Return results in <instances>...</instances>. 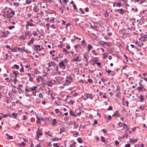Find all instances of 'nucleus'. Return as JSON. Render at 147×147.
<instances>
[{"label": "nucleus", "instance_id": "obj_1", "mask_svg": "<svg viewBox=\"0 0 147 147\" xmlns=\"http://www.w3.org/2000/svg\"><path fill=\"white\" fill-rule=\"evenodd\" d=\"M3 16L4 18L8 19L9 21H11V18L13 17V16L10 14V12L8 11H4Z\"/></svg>", "mask_w": 147, "mask_h": 147}, {"label": "nucleus", "instance_id": "obj_2", "mask_svg": "<svg viewBox=\"0 0 147 147\" xmlns=\"http://www.w3.org/2000/svg\"><path fill=\"white\" fill-rule=\"evenodd\" d=\"M84 96L86 98H84V101L86 100L87 99L90 98L91 100H92L94 98V96L91 94H89L88 93H86L84 94Z\"/></svg>", "mask_w": 147, "mask_h": 147}, {"label": "nucleus", "instance_id": "obj_3", "mask_svg": "<svg viewBox=\"0 0 147 147\" xmlns=\"http://www.w3.org/2000/svg\"><path fill=\"white\" fill-rule=\"evenodd\" d=\"M59 8L60 10L61 13L63 14V13L64 10L65 9V5H63V4H61V5H59Z\"/></svg>", "mask_w": 147, "mask_h": 147}, {"label": "nucleus", "instance_id": "obj_4", "mask_svg": "<svg viewBox=\"0 0 147 147\" xmlns=\"http://www.w3.org/2000/svg\"><path fill=\"white\" fill-rule=\"evenodd\" d=\"M59 65V67L61 68H62L63 69H65V65L64 63V61L63 60H61V61L60 62Z\"/></svg>", "mask_w": 147, "mask_h": 147}, {"label": "nucleus", "instance_id": "obj_5", "mask_svg": "<svg viewBox=\"0 0 147 147\" xmlns=\"http://www.w3.org/2000/svg\"><path fill=\"white\" fill-rule=\"evenodd\" d=\"M140 86H138V90H141L142 91L144 90L147 91L146 89L144 88L143 86L142 85V83H139Z\"/></svg>", "mask_w": 147, "mask_h": 147}, {"label": "nucleus", "instance_id": "obj_6", "mask_svg": "<svg viewBox=\"0 0 147 147\" xmlns=\"http://www.w3.org/2000/svg\"><path fill=\"white\" fill-rule=\"evenodd\" d=\"M63 57V55H61V53H59L57 57L55 58L53 57L52 58L53 60H55L56 61H58V58L61 57L62 58Z\"/></svg>", "mask_w": 147, "mask_h": 147}, {"label": "nucleus", "instance_id": "obj_7", "mask_svg": "<svg viewBox=\"0 0 147 147\" xmlns=\"http://www.w3.org/2000/svg\"><path fill=\"white\" fill-rule=\"evenodd\" d=\"M135 44L140 47H142L144 45V43L142 42H140L137 40Z\"/></svg>", "mask_w": 147, "mask_h": 147}, {"label": "nucleus", "instance_id": "obj_8", "mask_svg": "<svg viewBox=\"0 0 147 147\" xmlns=\"http://www.w3.org/2000/svg\"><path fill=\"white\" fill-rule=\"evenodd\" d=\"M83 57L84 58V61L86 62L88 61V58L89 57V56L87 54H84L83 55Z\"/></svg>", "mask_w": 147, "mask_h": 147}, {"label": "nucleus", "instance_id": "obj_9", "mask_svg": "<svg viewBox=\"0 0 147 147\" xmlns=\"http://www.w3.org/2000/svg\"><path fill=\"white\" fill-rule=\"evenodd\" d=\"M115 11H117L119 13H120L121 14L123 15L124 13V11L123 9L121 8L119 9H116L115 10Z\"/></svg>", "mask_w": 147, "mask_h": 147}, {"label": "nucleus", "instance_id": "obj_10", "mask_svg": "<svg viewBox=\"0 0 147 147\" xmlns=\"http://www.w3.org/2000/svg\"><path fill=\"white\" fill-rule=\"evenodd\" d=\"M66 81L69 83H71L72 82V78L71 76L67 77L66 78Z\"/></svg>", "mask_w": 147, "mask_h": 147}, {"label": "nucleus", "instance_id": "obj_11", "mask_svg": "<svg viewBox=\"0 0 147 147\" xmlns=\"http://www.w3.org/2000/svg\"><path fill=\"white\" fill-rule=\"evenodd\" d=\"M112 116L113 117H114L116 116L117 117H120V115L119 114L118 111H117L114 113V114L112 115Z\"/></svg>", "mask_w": 147, "mask_h": 147}, {"label": "nucleus", "instance_id": "obj_12", "mask_svg": "<svg viewBox=\"0 0 147 147\" xmlns=\"http://www.w3.org/2000/svg\"><path fill=\"white\" fill-rule=\"evenodd\" d=\"M40 129L39 128L37 129V131L36 132V134L39 135L40 136H41L42 135V133L41 131V129Z\"/></svg>", "mask_w": 147, "mask_h": 147}, {"label": "nucleus", "instance_id": "obj_13", "mask_svg": "<svg viewBox=\"0 0 147 147\" xmlns=\"http://www.w3.org/2000/svg\"><path fill=\"white\" fill-rule=\"evenodd\" d=\"M36 80L38 82H40L41 81L43 82L44 81V79L41 77H38L36 78Z\"/></svg>", "mask_w": 147, "mask_h": 147}, {"label": "nucleus", "instance_id": "obj_14", "mask_svg": "<svg viewBox=\"0 0 147 147\" xmlns=\"http://www.w3.org/2000/svg\"><path fill=\"white\" fill-rule=\"evenodd\" d=\"M72 61H73L80 62L81 61V59H79V56H77L75 58L73 59Z\"/></svg>", "mask_w": 147, "mask_h": 147}, {"label": "nucleus", "instance_id": "obj_15", "mask_svg": "<svg viewBox=\"0 0 147 147\" xmlns=\"http://www.w3.org/2000/svg\"><path fill=\"white\" fill-rule=\"evenodd\" d=\"M87 48L88 49V52H89L90 51V50L92 49V46L91 44H89L88 45V46Z\"/></svg>", "mask_w": 147, "mask_h": 147}, {"label": "nucleus", "instance_id": "obj_16", "mask_svg": "<svg viewBox=\"0 0 147 147\" xmlns=\"http://www.w3.org/2000/svg\"><path fill=\"white\" fill-rule=\"evenodd\" d=\"M2 33L3 35H1V36L4 38H7V34H6V32H2Z\"/></svg>", "mask_w": 147, "mask_h": 147}, {"label": "nucleus", "instance_id": "obj_17", "mask_svg": "<svg viewBox=\"0 0 147 147\" xmlns=\"http://www.w3.org/2000/svg\"><path fill=\"white\" fill-rule=\"evenodd\" d=\"M27 24L31 26H34V25L32 23L30 22L29 21L27 22Z\"/></svg>", "mask_w": 147, "mask_h": 147}, {"label": "nucleus", "instance_id": "obj_18", "mask_svg": "<svg viewBox=\"0 0 147 147\" xmlns=\"http://www.w3.org/2000/svg\"><path fill=\"white\" fill-rule=\"evenodd\" d=\"M70 115L71 116H73L74 117H76V115L71 110L70 111Z\"/></svg>", "mask_w": 147, "mask_h": 147}, {"label": "nucleus", "instance_id": "obj_19", "mask_svg": "<svg viewBox=\"0 0 147 147\" xmlns=\"http://www.w3.org/2000/svg\"><path fill=\"white\" fill-rule=\"evenodd\" d=\"M34 46L36 47V50L37 51H38V49L39 51H40L42 49H39L40 47V45H34Z\"/></svg>", "mask_w": 147, "mask_h": 147}, {"label": "nucleus", "instance_id": "obj_20", "mask_svg": "<svg viewBox=\"0 0 147 147\" xmlns=\"http://www.w3.org/2000/svg\"><path fill=\"white\" fill-rule=\"evenodd\" d=\"M123 128H125L126 129V131H128L129 130V129L128 128V127L127 126V125L124 123H123Z\"/></svg>", "mask_w": 147, "mask_h": 147}, {"label": "nucleus", "instance_id": "obj_21", "mask_svg": "<svg viewBox=\"0 0 147 147\" xmlns=\"http://www.w3.org/2000/svg\"><path fill=\"white\" fill-rule=\"evenodd\" d=\"M34 39L33 38H32V39L30 41V42L28 43V45L29 46H30L31 45V44H33L34 42V41L33 40Z\"/></svg>", "mask_w": 147, "mask_h": 147}, {"label": "nucleus", "instance_id": "obj_22", "mask_svg": "<svg viewBox=\"0 0 147 147\" xmlns=\"http://www.w3.org/2000/svg\"><path fill=\"white\" fill-rule=\"evenodd\" d=\"M78 142L80 143H82L83 142V140L81 138H79L77 139Z\"/></svg>", "mask_w": 147, "mask_h": 147}, {"label": "nucleus", "instance_id": "obj_23", "mask_svg": "<svg viewBox=\"0 0 147 147\" xmlns=\"http://www.w3.org/2000/svg\"><path fill=\"white\" fill-rule=\"evenodd\" d=\"M6 135L7 137L9 139H13V137L9 135L7 133L6 134Z\"/></svg>", "mask_w": 147, "mask_h": 147}, {"label": "nucleus", "instance_id": "obj_24", "mask_svg": "<svg viewBox=\"0 0 147 147\" xmlns=\"http://www.w3.org/2000/svg\"><path fill=\"white\" fill-rule=\"evenodd\" d=\"M138 98L141 100V102H142L143 101L144 97L142 95H141L140 96H138Z\"/></svg>", "mask_w": 147, "mask_h": 147}, {"label": "nucleus", "instance_id": "obj_25", "mask_svg": "<svg viewBox=\"0 0 147 147\" xmlns=\"http://www.w3.org/2000/svg\"><path fill=\"white\" fill-rule=\"evenodd\" d=\"M74 127L76 129L78 127V124L76 123V122H74Z\"/></svg>", "mask_w": 147, "mask_h": 147}, {"label": "nucleus", "instance_id": "obj_26", "mask_svg": "<svg viewBox=\"0 0 147 147\" xmlns=\"http://www.w3.org/2000/svg\"><path fill=\"white\" fill-rule=\"evenodd\" d=\"M20 39H22L23 41H24L25 40V39L26 38L24 37L23 35H22L20 36Z\"/></svg>", "mask_w": 147, "mask_h": 147}, {"label": "nucleus", "instance_id": "obj_27", "mask_svg": "<svg viewBox=\"0 0 147 147\" xmlns=\"http://www.w3.org/2000/svg\"><path fill=\"white\" fill-rule=\"evenodd\" d=\"M12 74H13L15 75L14 77V78H17V73L16 71H12Z\"/></svg>", "mask_w": 147, "mask_h": 147}, {"label": "nucleus", "instance_id": "obj_28", "mask_svg": "<svg viewBox=\"0 0 147 147\" xmlns=\"http://www.w3.org/2000/svg\"><path fill=\"white\" fill-rule=\"evenodd\" d=\"M45 134H46L47 135L50 136H51V137L52 136L51 134L50 133V131H48L47 132H45Z\"/></svg>", "mask_w": 147, "mask_h": 147}, {"label": "nucleus", "instance_id": "obj_29", "mask_svg": "<svg viewBox=\"0 0 147 147\" xmlns=\"http://www.w3.org/2000/svg\"><path fill=\"white\" fill-rule=\"evenodd\" d=\"M13 5L16 7H18L19 5V3L18 2H14L13 3Z\"/></svg>", "mask_w": 147, "mask_h": 147}, {"label": "nucleus", "instance_id": "obj_30", "mask_svg": "<svg viewBox=\"0 0 147 147\" xmlns=\"http://www.w3.org/2000/svg\"><path fill=\"white\" fill-rule=\"evenodd\" d=\"M65 129H64V128H61L60 129V131L59 132V134H61L62 133L65 132Z\"/></svg>", "mask_w": 147, "mask_h": 147}, {"label": "nucleus", "instance_id": "obj_31", "mask_svg": "<svg viewBox=\"0 0 147 147\" xmlns=\"http://www.w3.org/2000/svg\"><path fill=\"white\" fill-rule=\"evenodd\" d=\"M56 123V119H53V121L52 123L53 125V126L55 125Z\"/></svg>", "mask_w": 147, "mask_h": 147}, {"label": "nucleus", "instance_id": "obj_32", "mask_svg": "<svg viewBox=\"0 0 147 147\" xmlns=\"http://www.w3.org/2000/svg\"><path fill=\"white\" fill-rule=\"evenodd\" d=\"M13 67L14 68H16L17 69H19V66L18 65H17L16 64L14 65L13 66Z\"/></svg>", "mask_w": 147, "mask_h": 147}, {"label": "nucleus", "instance_id": "obj_33", "mask_svg": "<svg viewBox=\"0 0 147 147\" xmlns=\"http://www.w3.org/2000/svg\"><path fill=\"white\" fill-rule=\"evenodd\" d=\"M19 144V146H23L25 145L26 144L24 142H21V143Z\"/></svg>", "mask_w": 147, "mask_h": 147}, {"label": "nucleus", "instance_id": "obj_34", "mask_svg": "<svg viewBox=\"0 0 147 147\" xmlns=\"http://www.w3.org/2000/svg\"><path fill=\"white\" fill-rule=\"evenodd\" d=\"M128 134L127 133H125V134L123 136V138H128Z\"/></svg>", "mask_w": 147, "mask_h": 147}, {"label": "nucleus", "instance_id": "obj_35", "mask_svg": "<svg viewBox=\"0 0 147 147\" xmlns=\"http://www.w3.org/2000/svg\"><path fill=\"white\" fill-rule=\"evenodd\" d=\"M37 88V87L36 86H34L33 88H31V90L32 91L35 90H36Z\"/></svg>", "mask_w": 147, "mask_h": 147}, {"label": "nucleus", "instance_id": "obj_36", "mask_svg": "<svg viewBox=\"0 0 147 147\" xmlns=\"http://www.w3.org/2000/svg\"><path fill=\"white\" fill-rule=\"evenodd\" d=\"M24 47H23L22 48H20L19 47H17V49L18 50V51H23L24 50Z\"/></svg>", "mask_w": 147, "mask_h": 147}, {"label": "nucleus", "instance_id": "obj_37", "mask_svg": "<svg viewBox=\"0 0 147 147\" xmlns=\"http://www.w3.org/2000/svg\"><path fill=\"white\" fill-rule=\"evenodd\" d=\"M122 6V5L119 3H117L116 5V6L119 7H120Z\"/></svg>", "mask_w": 147, "mask_h": 147}, {"label": "nucleus", "instance_id": "obj_38", "mask_svg": "<svg viewBox=\"0 0 147 147\" xmlns=\"http://www.w3.org/2000/svg\"><path fill=\"white\" fill-rule=\"evenodd\" d=\"M37 6H35L33 8V11L35 12H38V11H37Z\"/></svg>", "mask_w": 147, "mask_h": 147}, {"label": "nucleus", "instance_id": "obj_39", "mask_svg": "<svg viewBox=\"0 0 147 147\" xmlns=\"http://www.w3.org/2000/svg\"><path fill=\"white\" fill-rule=\"evenodd\" d=\"M143 37L144 38V39L143 40H142L144 42L145 41H146L147 40L146 39V38H147V35H145Z\"/></svg>", "mask_w": 147, "mask_h": 147}, {"label": "nucleus", "instance_id": "obj_40", "mask_svg": "<svg viewBox=\"0 0 147 147\" xmlns=\"http://www.w3.org/2000/svg\"><path fill=\"white\" fill-rule=\"evenodd\" d=\"M146 2L147 3L146 0H140V4H142L143 3Z\"/></svg>", "mask_w": 147, "mask_h": 147}, {"label": "nucleus", "instance_id": "obj_41", "mask_svg": "<svg viewBox=\"0 0 147 147\" xmlns=\"http://www.w3.org/2000/svg\"><path fill=\"white\" fill-rule=\"evenodd\" d=\"M130 142H133L134 143H135V142H136L137 141H138V139H136L135 140H131L130 139Z\"/></svg>", "mask_w": 147, "mask_h": 147}, {"label": "nucleus", "instance_id": "obj_42", "mask_svg": "<svg viewBox=\"0 0 147 147\" xmlns=\"http://www.w3.org/2000/svg\"><path fill=\"white\" fill-rule=\"evenodd\" d=\"M76 133H74L73 134V136L75 137H76L77 136L78 134H79V133L77 131H76Z\"/></svg>", "mask_w": 147, "mask_h": 147}, {"label": "nucleus", "instance_id": "obj_43", "mask_svg": "<svg viewBox=\"0 0 147 147\" xmlns=\"http://www.w3.org/2000/svg\"><path fill=\"white\" fill-rule=\"evenodd\" d=\"M55 84V83H46L48 86L50 87L52 86L53 84Z\"/></svg>", "mask_w": 147, "mask_h": 147}, {"label": "nucleus", "instance_id": "obj_44", "mask_svg": "<svg viewBox=\"0 0 147 147\" xmlns=\"http://www.w3.org/2000/svg\"><path fill=\"white\" fill-rule=\"evenodd\" d=\"M31 1L29 0H26V3L28 4H30L31 3Z\"/></svg>", "mask_w": 147, "mask_h": 147}, {"label": "nucleus", "instance_id": "obj_45", "mask_svg": "<svg viewBox=\"0 0 147 147\" xmlns=\"http://www.w3.org/2000/svg\"><path fill=\"white\" fill-rule=\"evenodd\" d=\"M25 91L27 92H31L30 90V88H26L25 90Z\"/></svg>", "mask_w": 147, "mask_h": 147}, {"label": "nucleus", "instance_id": "obj_46", "mask_svg": "<svg viewBox=\"0 0 147 147\" xmlns=\"http://www.w3.org/2000/svg\"><path fill=\"white\" fill-rule=\"evenodd\" d=\"M18 114V113H13L12 114V115L13 116H14L15 117H17V115Z\"/></svg>", "mask_w": 147, "mask_h": 147}, {"label": "nucleus", "instance_id": "obj_47", "mask_svg": "<svg viewBox=\"0 0 147 147\" xmlns=\"http://www.w3.org/2000/svg\"><path fill=\"white\" fill-rule=\"evenodd\" d=\"M63 51L64 52H66V54L68 53V52L67 51V50L65 49V48H63Z\"/></svg>", "mask_w": 147, "mask_h": 147}, {"label": "nucleus", "instance_id": "obj_48", "mask_svg": "<svg viewBox=\"0 0 147 147\" xmlns=\"http://www.w3.org/2000/svg\"><path fill=\"white\" fill-rule=\"evenodd\" d=\"M109 16V13L107 12H106L105 13V17H108Z\"/></svg>", "mask_w": 147, "mask_h": 147}, {"label": "nucleus", "instance_id": "obj_49", "mask_svg": "<svg viewBox=\"0 0 147 147\" xmlns=\"http://www.w3.org/2000/svg\"><path fill=\"white\" fill-rule=\"evenodd\" d=\"M113 109V108L112 106H109L108 109H107V111H110L112 110Z\"/></svg>", "mask_w": 147, "mask_h": 147}, {"label": "nucleus", "instance_id": "obj_50", "mask_svg": "<svg viewBox=\"0 0 147 147\" xmlns=\"http://www.w3.org/2000/svg\"><path fill=\"white\" fill-rule=\"evenodd\" d=\"M58 143H54L53 144V146L54 147H59V146H58Z\"/></svg>", "mask_w": 147, "mask_h": 147}, {"label": "nucleus", "instance_id": "obj_51", "mask_svg": "<svg viewBox=\"0 0 147 147\" xmlns=\"http://www.w3.org/2000/svg\"><path fill=\"white\" fill-rule=\"evenodd\" d=\"M54 20H55L54 18H51L49 21L51 22H53L54 21Z\"/></svg>", "mask_w": 147, "mask_h": 147}, {"label": "nucleus", "instance_id": "obj_52", "mask_svg": "<svg viewBox=\"0 0 147 147\" xmlns=\"http://www.w3.org/2000/svg\"><path fill=\"white\" fill-rule=\"evenodd\" d=\"M15 26H9V27H8V28L10 30H11L12 29V28H15Z\"/></svg>", "mask_w": 147, "mask_h": 147}, {"label": "nucleus", "instance_id": "obj_53", "mask_svg": "<svg viewBox=\"0 0 147 147\" xmlns=\"http://www.w3.org/2000/svg\"><path fill=\"white\" fill-rule=\"evenodd\" d=\"M38 96L41 98H43V95L41 93H40L38 95Z\"/></svg>", "mask_w": 147, "mask_h": 147}, {"label": "nucleus", "instance_id": "obj_54", "mask_svg": "<svg viewBox=\"0 0 147 147\" xmlns=\"http://www.w3.org/2000/svg\"><path fill=\"white\" fill-rule=\"evenodd\" d=\"M98 61V60L97 59H94L93 60V63H96V62L97 61Z\"/></svg>", "mask_w": 147, "mask_h": 147}, {"label": "nucleus", "instance_id": "obj_55", "mask_svg": "<svg viewBox=\"0 0 147 147\" xmlns=\"http://www.w3.org/2000/svg\"><path fill=\"white\" fill-rule=\"evenodd\" d=\"M10 13L11 15V14H12L13 15H14L15 14V11H13V10H12L10 12Z\"/></svg>", "mask_w": 147, "mask_h": 147}, {"label": "nucleus", "instance_id": "obj_56", "mask_svg": "<svg viewBox=\"0 0 147 147\" xmlns=\"http://www.w3.org/2000/svg\"><path fill=\"white\" fill-rule=\"evenodd\" d=\"M69 97L70 96H66V98H65L64 101H67L68 100V97Z\"/></svg>", "mask_w": 147, "mask_h": 147}, {"label": "nucleus", "instance_id": "obj_57", "mask_svg": "<svg viewBox=\"0 0 147 147\" xmlns=\"http://www.w3.org/2000/svg\"><path fill=\"white\" fill-rule=\"evenodd\" d=\"M92 53L95 55H97V54L96 53L95 51L94 50H92Z\"/></svg>", "mask_w": 147, "mask_h": 147}, {"label": "nucleus", "instance_id": "obj_58", "mask_svg": "<svg viewBox=\"0 0 147 147\" xmlns=\"http://www.w3.org/2000/svg\"><path fill=\"white\" fill-rule=\"evenodd\" d=\"M37 120L36 121V123H40V119L39 118H37Z\"/></svg>", "mask_w": 147, "mask_h": 147}, {"label": "nucleus", "instance_id": "obj_59", "mask_svg": "<svg viewBox=\"0 0 147 147\" xmlns=\"http://www.w3.org/2000/svg\"><path fill=\"white\" fill-rule=\"evenodd\" d=\"M119 126L120 127H122L123 126L122 123L121 122H120L119 123Z\"/></svg>", "mask_w": 147, "mask_h": 147}, {"label": "nucleus", "instance_id": "obj_60", "mask_svg": "<svg viewBox=\"0 0 147 147\" xmlns=\"http://www.w3.org/2000/svg\"><path fill=\"white\" fill-rule=\"evenodd\" d=\"M145 107H142V105H140L139 107V108L143 110H144Z\"/></svg>", "mask_w": 147, "mask_h": 147}, {"label": "nucleus", "instance_id": "obj_61", "mask_svg": "<svg viewBox=\"0 0 147 147\" xmlns=\"http://www.w3.org/2000/svg\"><path fill=\"white\" fill-rule=\"evenodd\" d=\"M53 62L52 61H51V62H49L48 63V65L49 67H51V66L52 64H53Z\"/></svg>", "mask_w": 147, "mask_h": 147}, {"label": "nucleus", "instance_id": "obj_62", "mask_svg": "<svg viewBox=\"0 0 147 147\" xmlns=\"http://www.w3.org/2000/svg\"><path fill=\"white\" fill-rule=\"evenodd\" d=\"M130 144L128 143L127 144H126L125 145V147H130Z\"/></svg>", "mask_w": 147, "mask_h": 147}, {"label": "nucleus", "instance_id": "obj_63", "mask_svg": "<svg viewBox=\"0 0 147 147\" xmlns=\"http://www.w3.org/2000/svg\"><path fill=\"white\" fill-rule=\"evenodd\" d=\"M27 119V118L26 117V116L25 115H23V120H25Z\"/></svg>", "mask_w": 147, "mask_h": 147}, {"label": "nucleus", "instance_id": "obj_64", "mask_svg": "<svg viewBox=\"0 0 147 147\" xmlns=\"http://www.w3.org/2000/svg\"><path fill=\"white\" fill-rule=\"evenodd\" d=\"M20 71L21 72H22L24 71L23 67H22V68H21L20 70Z\"/></svg>", "mask_w": 147, "mask_h": 147}]
</instances>
